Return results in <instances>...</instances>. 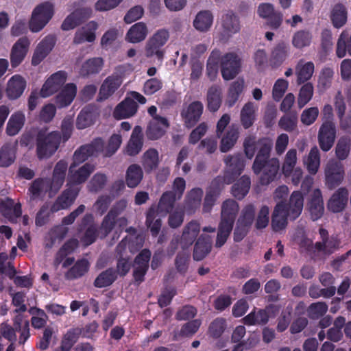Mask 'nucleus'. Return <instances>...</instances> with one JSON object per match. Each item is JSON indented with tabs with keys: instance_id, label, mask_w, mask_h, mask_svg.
Wrapping results in <instances>:
<instances>
[{
	"instance_id": "16",
	"label": "nucleus",
	"mask_w": 351,
	"mask_h": 351,
	"mask_svg": "<svg viewBox=\"0 0 351 351\" xmlns=\"http://www.w3.org/2000/svg\"><path fill=\"white\" fill-rule=\"evenodd\" d=\"M204 106L199 101L191 103L181 112V117L184 125L188 128L193 127L200 119L203 113Z\"/></svg>"
},
{
	"instance_id": "25",
	"label": "nucleus",
	"mask_w": 351,
	"mask_h": 351,
	"mask_svg": "<svg viewBox=\"0 0 351 351\" xmlns=\"http://www.w3.org/2000/svg\"><path fill=\"white\" fill-rule=\"evenodd\" d=\"M239 128L236 125H230L226 132L221 136L219 149L222 153L230 151L237 143L239 138Z\"/></svg>"
},
{
	"instance_id": "10",
	"label": "nucleus",
	"mask_w": 351,
	"mask_h": 351,
	"mask_svg": "<svg viewBox=\"0 0 351 351\" xmlns=\"http://www.w3.org/2000/svg\"><path fill=\"white\" fill-rule=\"evenodd\" d=\"M104 141L100 138L94 139L90 143L82 145L74 152L72 163L80 165L89 157L104 151Z\"/></svg>"
},
{
	"instance_id": "29",
	"label": "nucleus",
	"mask_w": 351,
	"mask_h": 351,
	"mask_svg": "<svg viewBox=\"0 0 351 351\" xmlns=\"http://www.w3.org/2000/svg\"><path fill=\"white\" fill-rule=\"evenodd\" d=\"M77 93V86L74 83L66 84L55 97V104L58 108L70 105Z\"/></svg>"
},
{
	"instance_id": "55",
	"label": "nucleus",
	"mask_w": 351,
	"mask_h": 351,
	"mask_svg": "<svg viewBox=\"0 0 351 351\" xmlns=\"http://www.w3.org/2000/svg\"><path fill=\"white\" fill-rule=\"evenodd\" d=\"M213 19V16L210 11H201L197 14L193 21V25L197 30L205 32L210 27Z\"/></svg>"
},
{
	"instance_id": "39",
	"label": "nucleus",
	"mask_w": 351,
	"mask_h": 351,
	"mask_svg": "<svg viewBox=\"0 0 351 351\" xmlns=\"http://www.w3.org/2000/svg\"><path fill=\"white\" fill-rule=\"evenodd\" d=\"M98 25L95 21H90L84 27L77 31L73 38L75 44H80L85 41L93 42L95 39V32Z\"/></svg>"
},
{
	"instance_id": "17",
	"label": "nucleus",
	"mask_w": 351,
	"mask_h": 351,
	"mask_svg": "<svg viewBox=\"0 0 351 351\" xmlns=\"http://www.w3.org/2000/svg\"><path fill=\"white\" fill-rule=\"evenodd\" d=\"M66 73L62 71L51 75L43 84L40 95L47 97L57 92L66 82Z\"/></svg>"
},
{
	"instance_id": "63",
	"label": "nucleus",
	"mask_w": 351,
	"mask_h": 351,
	"mask_svg": "<svg viewBox=\"0 0 351 351\" xmlns=\"http://www.w3.org/2000/svg\"><path fill=\"white\" fill-rule=\"evenodd\" d=\"M297 150L295 149H289L285 156L282 164V172L285 176L291 175L297 163Z\"/></svg>"
},
{
	"instance_id": "24",
	"label": "nucleus",
	"mask_w": 351,
	"mask_h": 351,
	"mask_svg": "<svg viewBox=\"0 0 351 351\" xmlns=\"http://www.w3.org/2000/svg\"><path fill=\"white\" fill-rule=\"evenodd\" d=\"M138 109V104L131 97H126L119 103L113 111V117L116 119H126L134 115Z\"/></svg>"
},
{
	"instance_id": "13",
	"label": "nucleus",
	"mask_w": 351,
	"mask_h": 351,
	"mask_svg": "<svg viewBox=\"0 0 351 351\" xmlns=\"http://www.w3.org/2000/svg\"><path fill=\"white\" fill-rule=\"evenodd\" d=\"M30 46V40L27 36L19 38L12 45L10 54V64L12 68L17 67L24 60Z\"/></svg>"
},
{
	"instance_id": "64",
	"label": "nucleus",
	"mask_w": 351,
	"mask_h": 351,
	"mask_svg": "<svg viewBox=\"0 0 351 351\" xmlns=\"http://www.w3.org/2000/svg\"><path fill=\"white\" fill-rule=\"evenodd\" d=\"M328 311V305L324 302L312 303L306 309L307 315L312 319H317L324 315Z\"/></svg>"
},
{
	"instance_id": "41",
	"label": "nucleus",
	"mask_w": 351,
	"mask_h": 351,
	"mask_svg": "<svg viewBox=\"0 0 351 351\" xmlns=\"http://www.w3.org/2000/svg\"><path fill=\"white\" fill-rule=\"evenodd\" d=\"M25 122V116L21 111L13 113L6 125L5 133L10 136H13L19 133Z\"/></svg>"
},
{
	"instance_id": "60",
	"label": "nucleus",
	"mask_w": 351,
	"mask_h": 351,
	"mask_svg": "<svg viewBox=\"0 0 351 351\" xmlns=\"http://www.w3.org/2000/svg\"><path fill=\"white\" fill-rule=\"evenodd\" d=\"M269 319V316L265 310L261 309L256 311H252L246 315L243 321L247 325H261L265 324Z\"/></svg>"
},
{
	"instance_id": "37",
	"label": "nucleus",
	"mask_w": 351,
	"mask_h": 351,
	"mask_svg": "<svg viewBox=\"0 0 351 351\" xmlns=\"http://www.w3.org/2000/svg\"><path fill=\"white\" fill-rule=\"evenodd\" d=\"M169 126L167 119L162 117H156L152 119L147 127L146 134L148 138L156 140L164 134V128Z\"/></svg>"
},
{
	"instance_id": "1",
	"label": "nucleus",
	"mask_w": 351,
	"mask_h": 351,
	"mask_svg": "<svg viewBox=\"0 0 351 351\" xmlns=\"http://www.w3.org/2000/svg\"><path fill=\"white\" fill-rule=\"evenodd\" d=\"M219 63L225 80L234 79L241 71V58L237 53L228 52L221 55L219 50L215 49L211 52L206 65L207 75L212 81L216 77Z\"/></svg>"
},
{
	"instance_id": "11",
	"label": "nucleus",
	"mask_w": 351,
	"mask_h": 351,
	"mask_svg": "<svg viewBox=\"0 0 351 351\" xmlns=\"http://www.w3.org/2000/svg\"><path fill=\"white\" fill-rule=\"evenodd\" d=\"M78 165L79 164L71 163L69 167L68 184L69 185L73 186L85 182L95 169V166L88 162L77 169Z\"/></svg>"
},
{
	"instance_id": "33",
	"label": "nucleus",
	"mask_w": 351,
	"mask_h": 351,
	"mask_svg": "<svg viewBox=\"0 0 351 351\" xmlns=\"http://www.w3.org/2000/svg\"><path fill=\"white\" fill-rule=\"evenodd\" d=\"M149 34L146 23L138 22L132 25L125 36V40L131 43H138L143 41Z\"/></svg>"
},
{
	"instance_id": "3",
	"label": "nucleus",
	"mask_w": 351,
	"mask_h": 351,
	"mask_svg": "<svg viewBox=\"0 0 351 351\" xmlns=\"http://www.w3.org/2000/svg\"><path fill=\"white\" fill-rule=\"evenodd\" d=\"M61 138L58 131H49L46 127L38 129L35 137L37 158L42 160L51 157L59 148Z\"/></svg>"
},
{
	"instance_id": "14",
	"label": "nucleus",
	"mask_w": 351,
	"mask_h": 351,
	"mask_svg": "<svg viewBox=\"0 0 351 351\" xmlns=\"http://www.w3.org/2000/svg\"><path fill=\"white\" fill-rule=\"evenodd\" d=\"M290 213L287 205L281 202L274 208L271 213V226L275 232H279L286 228L288 224V217Z\"/></svg>"
},
{
	"instance_id": "52",
	"label": "nucleus",
	"mask_w": 351,
	"mask_h": 351,
	"mask_svg": "<svg viewBox=\"0 0 351 351\" xmlns=\"http://www.w3.org/2000/svg\"><path fill=\"white\" fill-rule=\"evenodd\" d=\"M347 53L351 56V33L344 30L337 40L336 54L338 58H342Z\"/></svg>"
},
{
	"instance_id": "40",
	"label": "nucleus",
	"mask_w": 351,
	"mask_h": 351,
	"mask_svg": "<svg viewBox=\"0 0 351 351\" xmlns=\"http://www.w3.org/2000/svg\"><path fill=\"white\" fill-rule=\"evenodd\" d=\"M207 108L211 112L219 110L222 102V91L219 85L213 84L208 88L206 93Z\"/></svg>"
},
{
	"instance_id": "42",
	"label": "nucleus",
	"mask_w": 351,
	"mask_h": 351,
	"mask_svg": "<svg viewBox=\"0 0 351 351\" xmlns=\"http://www.w3.org/2000/svg\"><path fill=\"white\" fill-rule=\"evenodd\" d=\"M143 178V171L138 164L130 165L125 172V183L129 188L133 189L138 186Z\"/></svg>"
},
{
	"instance_id": "7",
	"label": "nucleus",
	"mask_w": 351,
	"mask_h": 351,
	"mask_svg": "<svg viewBox=\"0 0 351 351\" xmlns=\"http://www.w3.org/2000/svg\"><path fill=\"white\" fill-rule=\"evenodd\" d=\"M344 168L340 162L330 159L324 167L325 182L330 190L339 186L344 178Z\"/></svg>"
},
{
	"instance_id": "46",
	"label": "nucleus",
	"mask_w": 351,
	"mask_h": 351,
	"mask_svg": "<svg viewBox=\"0 0 351 351\" xmlns=\"http://www.w3.org/2000/svg\"><path fill=\"white\" fill-rule=\"evenodd\" d=\"M256 106L252 101L247 102L241 110V123L245 129L250 128L255 120Z\"/></svg>"
},
{
	"instance_id": "53",
	"label": "nucleus",
	"mask_w": 351,
	"mask_h": 351,
	"mask_svg": "<svg viewBox=\"0 0 351 351\" xmlns=\"http://www.w3.org/2000/svg\"><path fill=\"white\" fill-rule=\"evenodd\" d=\"M89 262L85 258L78 260L74 265L65 274V278L68 280H73L83 276L88 272Z\"/></svg>"
},
{
	"instance_id": "8",
	"label": "nucleus",
	"mask_w": 351,
	"mask_h": 351,
	"mask_svg": "<svg viewBox=\"0 0 351 351\" xmlns=\"http://www.w3.org/2000/svg\"><path fill=\"white\" fill-rule=\"evenodd\" d=\"M243 148L245 157L251 160L254 156L256 151V155H259L263 149H266L268 152H271L272 142L267 138L257 139L254 135H248L243 140Z\"/></svg>"
},
{
	"instance_id": "50",
	"label": "nucleus",
	"mask_w": 351,
	"mask_h": 351,
	"mask_svg": "<svg viewBox=\"0 0 351 351\" xmlns=\"http://www.w3.org/2000/svg\"><path fill=\"white\" fill-rule=\"evenodd\" d=\"M304 205V198L301 192L294 191L289 199V210L290 219L294 220L301 214Z\"/></svg>"
},
{
	"instance_id": "54",
	"label": "nucleus",
	"mask_w": 351,
	"mask_h": 351,
	"mask_svg": "<svg viewBox=\"0 0 351 351\" xmlns=\"http://www.w3.org/2000/svg\"><path fill=\"white\" fill-rule=\"evenodd\" d=\"M117 278V274L113 268H108L100 273L94 281V286L104 288L111 285Z\"/></svg>"
},
{
	"instance_id": "49",
	"label": "nucleus",
	"mask_w": 351,
	"mask_h": 351,
	"mask_svg": "<svg viewBox=\"0 0 351 351\" xmlns=\"http://www.w3.org/2000/svg\"><path fill=\"white\" fill-rule=\"evenodd\" d=\"M221 25L228 34H235L241 29L239 18L232 12H228L222 17Z\"/></svg>"
},
{
	"instance_id": "47",
	"label": "nucleus",
	"mask_w": 351,
	"mask_h": 351,
	"mask_svg": "<svg viewBox=\"0 0 351 351\" xmlns=\"http://www.w3.org/2000/svg\"><path fill=\"white\" fill-rule=\"evenodd\" d=\"M179 199L171 192H164L158 204V212L163 215L170 213L174 208L176 202Z\"/></svg>"
},
{
	"instance_id": "30",
	"label": "nucleus",
	"mask_w": 351,
	"mask_h": 351,
	"mask_svg": "<svg viewBox=\"0 0 351 351\" xmlns=\"http://www.w3.org/2000/svg\"><path fill=\"white\" fill-rule=\"evenodd\" d=\"M143 130L141 127L136 126L133 130L131 137L125 147V154L130 156L137 155L143 147Z\"/></svg>"
},
{
	"instance_id": "51",
	"label": "nucleus",
	"mask_w": 351,
	"mask_h": 351,
	"mask_svg": "<svg viewBox=\"0 0 351 351\" xmlns=\"http://www.w3.org/2000/svg\"><path fill=\"white\" fill-rule=\"evenodd\" d=\"M250 186V178L247 176H243L232 186V195L237 199L241 200L248 193Z\"/></svg>"
},
{
	"instance_id": "27",
	"label": "nucleus",
	"mask_w": 351,
	"mask_h": 351,
	"mask_svg": "<svg viewBox=\"0 0 351 351\" xmlns=\"http://www.w3.org/2000/svg\"><path fill=\"white\" fill-rule=\"evenodd\" d=\"M0 213L11 222L16 223L22 214L21 204H15L10 198L0 199Z\"/></svg>"
},
{
	"instance_id": "35",
	"label": "nucleus",
	"mask_w": 351,
	"mask_h": 351,
	"mask_svg": "<svg viewBox=\"0 0 351 351\" xmlns=\"http://www.w3.org/2000/svg\"><path fill=\"white\" fill-rule=\"evenodd\" d=\"M315 71V65L312 62H305L300 60L295 66V75L297 76V84L301 85L308 82Z\"/></svg>"
},
{
	"instance_id": "4",
	"label": "nucleus",
	"mask_w": 351,
	"mask_h": 351,
	"mask_svg": "<svg viewBox=\"0 0 351 351\" xmlns=\"http://www.w3.org/2000/svg\"><path fill=\"white\" fill-rule=\"evenodd\" d=\"M261 152L255 156L252 169L256 175L261 173V183L267 185L276 178L280 168V161L277 158H270V152L266 149Z\"/></svg>"
},
{
	"instance_id": "9",
	"label": "nucleus",
	"mask_w": 351,
	"mask_h": 351,
	"mask_svg": "<svg viewBox=\"0 0 351 351\" xmlns=\"http://www.w3.org/2000/svg\"><path fill=\"white\" fill-rule=\"evenodd\" d=\"M58 196L50 208L51 213H56L60 210L69 209L75 202L79 193L80 188L69 185Z\"/></svg>"
},
{
	"instance_id": "59",
	"label": "nucleus",
	"mask_w": 351,
	"mask_h": 351,
	"mask_svg": "<svg viewBox=\"0 0 351 351\" xmlns=\"http://www.w3.org/2000/svg\"><path fill=\"white\" fill-rule=\"evenodd\" d=\"M232 182L233 177H230L228 174H224L223 176H217L213 180L206 191L219 196L224 188V185L229 184Z\"/></svg>"
},
{
	"instance_id": "61",
	"label": "nucleus",
	"mask_w": 351,
	"mask_h": 351,
	"mask_svg": "<svg viewBox=\"0 0 351 351\" xmlns=\"http://www.w3.org/2000/svg\"><path fill=\"white\" fill-rule=\"evenodd\" d=\"M82 335L80 328H75L68 331L63 337L61 341L60 349L62 351H69L74 343Z\"/></svg>"
},
{
	"instance_id": "22",
	"label": "nucleus",
	"mask_w": 351,
	"mask_h": 351,
	"mask_svg": "<svg viewBox=\"0 0 351 351\" xmlns=\"http://www.w3.org/2000/svg\"><path fill=\"white\" fill-rule=\"evenodd\" d=\"M200 231V224L196 221L187 223L182 229L180 237L182 249L186 250L192 245Z\"/></svg>"
},
{
	"instance_id": "12",
	"label": "nucleus",
	"mask_w": 351,
	"mask_h": 351,
	"mask_svg": "<svg viewBox=\"0 0 351 351\" xmlns=\"http://www.w3.org/2000/svg\"><path fill=\"white\" fill-rule=\"evenodd\" d=\"M336 138V126L334 122H323L317 134V141L320 149L324 152L329 151L334 145Z\"/></svg>"
},
{
	"instance_id": "62",
	"label": "nucleus",
	"mask_w": 351,
	"mask_h": 351,
	"mask_svg": "<svg viewBox=\"0 0 351 351\" xmlns=\"http://www.w3.org/2000/svg\"><path fill=\"white\" fill-rule=\"evenodd\" d=\"M351 140L348 137H341L339 139L335 147V154L340 160L348 158L350 151Z\"/></svg>"
},
{
	"instance_id": "18",
	"label": "nucleus",
	"mask_w": 351,
	"mask_h": 351,
	"mask_svg": "<svg viewBox=\"0 0 351 351\" xmlns=\"http://www.w3.org/2000/svg\"><path fill=\"white\" fill-rule=\"evenodd\" d=\"M319 235L321 241L315 244V248L318 252L324 256H329L339 248V241L335 237H329L327 230L320 228Z\"/></svg>"
},
{
	"instance_id": "56",
	"label": "nucleus",
	"mask_w": 351,
	"mask_h": 351,
	"mask_svg": "<svg viewBox=\"0 0 351 351\" xmlns=\"http://www.w3.org/2000/svg\"><path fill=\"white\" fill-rule=\"evenodd\" d=\"M314 86L311 82L302 84L298 95V106L299 108L304 107L313 98Z\"/></svg>"
},
{
	"instance_id": "31",
	"label": "nucleus",
	"mask_w": 351,
	"mask_h": 351,
	"mask_svg": "<svg viewBox=\"0 0 351 351\" xmlns=\"http://www.w3.org/2000/svg\"><path fill=\"white\" fill-rule=\"evenodd\" d=\"M54 44V38L51 36H47L39 43L34 52L32 64L34 66L39 64L51 51Z\"/></svg>"
},
{
	"instance_id": "36",
	"label": "nucleus",
	"mask_w": 351,
	"mask_h": 351,
	"mask_svg": "<svg viewBox=\"0 0 351 351\" xmlns=\"http://www.w3.org/2000/svg\"><path fill=\"white\" fill-rule=\"evenodd\" d=\"M98 118V113L93 107L86 106L79 113L76 120V127L79 130L85 129L93 125Z\"/></svg>"
},
{
	"instance_id": "32",
	"label": "nucleus",
	"mask_w": 351,
	"mask_h": 351,
	"mask_svg": "<svg viewBox=\"0 0 351 351\" xmlns=\"http://www.w3.org/2000/svg\"><path fill=\"white\" fill-rule=\"evenodd\" d=\"M90 14L91 10L88 8L76 10L64 19L61 27L66 31L72 29L88 18Z\"/></svg>"
},
{
	"instance_id": "23",
	"label": "nucleus",
	"mask_w": 351,
	"mask_h": 351,
	"mask_svg": "<svg viewBox=\"0 0 351 351\" xmlns=\"http://www.w3.org/2000/svg\"><path fill=\"white\" fill-rule=\"evenodd\" d=\"M27 86L25 78L20 75H13L8 82L5 88L6 96L10 99H16L23 93Z\"/></svg>"
},
{
	"instance_id": "34",
	"label": "nucleus",
	"mask_w": 351,
	"mask_h": 351,
	"mask_svg": "<svg viewBox=\"0 0 351 351\" xmlns=\"http://www.w3.org/2000/svg\"><path fill=\"white\" fill-rule=\"evenodd\" d=\"M203 193V190L200 188H194L187 193L184 208L188 213H194L200 207Z\"/></svg>"
},
{
	"instance_id": "57",
	"label": "nucleus",
	"mask_w": 351,
	"mask_h": 351,
	"mask_svg": "<svg viewBox=\"0 0 351 351\" xmlns=\"http://www.w3.org/2000/svg\"><path fill=\"white\" fill-rule=\"evenodd\" d=\"M50 192V184L48 180L43 178H38L31 184L29 191L32 199L38 198L43 195L47 191Z\"/></svg>"
},
{
	"instance_id": "48",
	"label": "nucleus",
	"mask_w": 351,
	"mask_h": 351,
	"mask_svg": "<svg viewBox=\"0 0 351 351\" xmlns=\"http://www.w3.org/2000/svg\"><path fill=\"white\" fill-rule=\"evenodd\" d=\"M347 9L343 3L335 4L330 12V19L334 27L340 28L343 26L347 21Z\"/></svg>"
},
{
	"instance_id": "45",
	"label": "nucleus",
	"mask_w": 351,
	"mask_h": 351,
	"mask_svg": "<svg viewBox=\"0 0 351 351\" xmlns=\"http://www.w3.org/2000/svg\"><path fill=\"white\" fill-rule=\"evenodd\" d=\"M141 163L147 173H149L156 169L159 164L158 151L153 148L147 150L142 156Z\"/></svg>"
},
{
	"instance_id": "38",
	"label": "nucleus",
	"mask_w": 351,
	"mask_h": 351,
	"mask_svg": "<svg viewBox=\"0 0 351 351\" xmlns=\"http://www.w3.org/2000/svg\"><path fill=\"white\" fill-rule=\"evenodd\" d=\"M308 210L313 221L319 219L324 214V208L320 190H315L308 204Z\"/></svg>"
},
{
	"instance_id": "43",
	"label": "nucleus",
	"mask_w": 351,
	"mask_h": 351,
	"mask_svg": "<svg viewBox=\"0 0 351 351\" xmlns=\"http://www.w3.org/2000/svg\"><path fill=\"white\" fill-rule=\"evenodd\" d=\"M320 154L316 146L313 147L303 159V164L311 175H315L320 167Z\"/></svg>"
},
{
	"instance_id": "21",
	"label": "nucleus",
	"mask_w": 351,
	"mask_h": 351,
	"mask_svg": "<svg viewBox=\"0 0 351 351\" xmlns=\"http://www.w3.org/2000/svg\"><path fill=\"white\" fill-rule=\"evenodd\" d=\"M122 82V77L118 74L108 76L99 88L98 100L103 101L109 98L120 87Z\"/></svg>"
},
{
	"instance_id": "5",
	"label": "nucleus",
	"mask_w": 351,
	"mask_h": 351,
	"mask_svg": "<svg viewBox=\"0 0 351 351\" xmlns=\"http://www.w3.org/2000/svg\"><path fill=\"white\" fill-rule=\"evenodd\" d=\"M169 38V32L166 29L157 30L146 42L145 55L147 58L156 57L158 60L164 58L165 50L163 48Z\"/></svg>"
},
{
	"instance_id": "2",
	"label": "nucleus",
	"mask_w": 351,
	"mask_h": 351,
	"mask_svg": "<svg viewBox=\"0 0 351 351\" xmlns=\"http://www.w3.org/2000/svg\"><path fill=\"white\" fill-rule=\"evenodd\" d=\"M239 210V204L232 199L223 201L221 206L220 222L215 242L216 247H221L226 242L232 230L235 219Z\"/></svg>"
},
{
	"instance_id": "26",
	"label": "nucleus",
	"mask_w": 351,
	"mask_h": 351,
	"mask_svg": "<svg viewBox=\"0 0 351 351\" xmlns=\"http://www.w3.org/2000/svg\"><path fill=\"white\" fill-rule=\"evenodd\" d=\"M348 190L346 187H340L331 196L328 203V208L333 213L342 211L348 201Z\"/></svg>"
},
{
	"instance_id": "20",
	"label": "nucleus",
	"mask_w": 351,
	"mask_h": 351,
	"mask_svg": "<svg viewBox=\"0 0 351 351\" xmlns=\"http://www.w3.org/2000/svg\"><path fill=\"white\" fill-rule=\"evenodd\" d=\"M68 169V163L64 160H59L54 166L51 179L50 192L56 193L62 186Z\"/></svg>"
},
{
	"instance_id": "58",
	"label": "nucleus",
	"mask_w": 351,
	"mask_h": 351,
	"mask_svg": "<svg viewBox=\"0 0 351 351\" xmlns=\"http://www.w3.org/2000/svg\"><path fill=\"white\" fill-rule=\"evenodd\" d=\"M15 148L11 143L5 144L0 149V166L7 167L15 160Z\"/></svg>"
},
{
	"instance_id": "6",
	"label": "nucleus",
	"mask_w": 351,
	"mask_h": 351,
	"mask_svg": "<svg viewBox=\"0 0 351 351\" xmlns=\"http://www.w3.org/2000/svg\"><path fill=\"white\" fill-rule=\"evenodd\" d=\"M53 5L46 1L38 5L33 10L29 21V28L32 32L40 31L53 15Z\"/></svg>"
},
{
	"instance_id": "15",
	"label": "nucleus",
	"mask_w": 351,
	"mask_h": 351,
	"mask_svg": "<svg viewBox=\"0 0 351 351\" xmlns=\"http://www.w3.org/2000/svg\"><path fill=\"white\" fill-rule=\"evenodd\" d=\"M151 251L143 249L134 258L133 265V276L135 281L141 283L144 280V276L149 268L151 258Z\"/></svg>"
},
{
	"instance_id": "44",
	"label": "nucleus",
	"mask_w": 351,
	"mask_h": 351,
	"mask_svg": "<svg viewBox=\"0 0 351 351\" xmlns=\"http://www.w3.org/2000/svg\"><path fill=\"white\" fill-rule=\"evenodd\" d=\"M104 66V60L101 58H93L85 61L80 69V75L88 77L99 73Z\"/></svg>"
},
{
	"instance_id": "19",
	"label": "nucleus",
	"mask_w": 351,
	"mask_h": 351,
	"mask_svg": "<svg viewBox=\"0 0 351 351\" xmlns=\"http://www.w3.org/2000/svg\"><path fill=\"white\" fill-rule=\"evenodd\" d=\"M223 162L226 167L224 174L233 177V180L242 173L245 166V160L239 153L225 156Z\"/></svg>"
},
{
	"instance_id": "28",
	"label": "nucleus",
	"mask_w": 351,
	"mask_h": 351,
	"mask_svg": "<svg viewBox=\"0 0 351 351\" xmlns=\"http://www.w3.org/2000/svg\"><path fill=\"white\" fill-rule=\"evenodd\" d=\"M212 239L210 236L201 234L195 243L193 257L196 261L203 260L210 252Z\"/></svg>"
}]
</instances>
